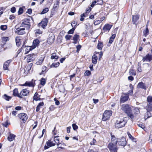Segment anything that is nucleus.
<instances>
[{"instance_id": "12", "label": "nucleus", "mask_w": 152, "mask_h": 152, "mask_svg": "<svg viewBox=\"0 0 152 152\" xmlns=\"http://www.w3.org/2000/svg\"><path fill=\"white\" fill-rule=\"evenodd\" d=\"M128 96L125 94L122 95L121 97L120 102V103H124L127 101L129 99Z\"/></svg>"}, {"instance_id": "26", "label": "nucleus", "mask_w": 152, "mask_h": 152, "mask_svg": "<svg viewBox=\"0 0 152 152\" xmlns=\"http://www.w3.org/2000/svg\"><path fill=\"white\" fill-rule=\"evenodd\" d=\"M111 27V25L108 24H107L105 25L104 26L103 28V29L104 31H109L110 30Z\"/></svg>"}, {"instance_id": "13", "label": "nucleus", "mask_w": 152, "mask_h": 152, "mask_svg": "<svg viewBox=\"0 0 152 152\" xmlns=\"http://www.w3.org/2000/svg\"><path fill=\"white\" fill-rule=\"evenodd\" d=\"M47 19H44L38 25L39 27H41L44 28V27L47 25Z\"/></svg>"}, {"instance_id": "30", "label": "nucleus", "mask_w": 152, "mask_h": 152, "mask_svg": "<svg viewBox=\"0 0 152 152\" xmlns=\"http://www.w3.org/2000/svg\"><path fill=\"white\" fill-rule=\"evenodd\" d=\"M15 135L13 134H10L8 137V140L9 141H13L15 139Z\"/></svg>"}, {"instance_id": "47", "label": "nucleus", "mask_w": 152, "mask_h": 152, "mask_svg": "<svg viewBox=\"0 0 152 152\" xmlns=\"http://www.w3.org/2000/svg\"><path fill=\"white\" fill-rule=\"evenodd\" d=\"M102 43L101 42H99L98 43L97 45L98 48L99 50H101L102 48Z\"/></svg>"}, {"instance_id": "24", "label": "nucleus", "mask_w": 152, "mask_h": 152, "mask_svg": "<svg viewBox=\"0 0 152 152\" xmlns=\"http://www.w3.org/2000/svg\"><path fill=\"white\" fill-rule=\"evenodd\" d=\"M97 59L96 56L94 54L92 57V63L94 64H96L97 62Z\"/></svg>"}, {"instance_id": "61", "label": "nucleus", "mask_w": 152, "mask_h": 152, "mask_svg": "<svg viewBox=\"0 0 152 152\" xmlns=\"http://www.w3.org/2000/svg\"><path fill=\"white\" fill-rule=\"evenodd\" d=\"M35 34H36V35H37V34H42V32L39 29L37 30Z\"/></svg>"}, {"instance_id": "50", "label": "nucleus", "mask_w": 152, "mask_h": 152, "mask_svg": "<svg viewBox=\"0 0 152 152\" xmlns=\"http://www.w3.org/2000/svg\"><path fill=\"white\" fill-rule=\"evenodd\" d=\"M7 26L6 25H1L0 26V28L1 29L3 30H5L6 29H7Z\"/></svg>"}, {"instance_id": "19", "label": "nucleus", "mask_w": 152, "mask_h": 152, "mask_svg": "<svg viewBox=\"0 0 152 152\" xmlns=\"http://www.w3.org/2000/svg\"><path fill=\"white\" fill-rule=\"evenodd\" d=\"M39 41L38 39H36L34 40L33 42V45L31 46L32 47V49H34L36 47H37L39 43Z\"/></svg>"}, {"instance_id": "10", "label": "nucleus", "mask_w": 152, "mask_h": 152, "mask_svg": "<svg viewBox=\"0 0 152 152\" xmlns=\"http://www.w3.org/2000/svg\"><path fill=\"white\" fill-rule=\"evenodd\" d=\"M55 36L53 34H50L49 37L48 38L47 41L48 44H51L53 43L54 40Z\"/></svg>"}, {"instance_id": "62", "label": "nucleus", "mask_w": 152, "mask_h": 152, "mask_svg": "<svg viewBox=\"0 0 152 152\" xmlns=\"http://www.w3.org/2000/svg\"><path fill=\"white\" fill-rule=\"evenodd\" d=\"M77 24V23L75 21H73L71 23V26H72V27H73V26H75Z\"/></svg>"}, {"instance_id": "33", "label": "nucleus", "mask_w": 152, "mask_h": 152, "mask_svg": "<svg viewBox=\"0 0 152 152\" xmlns=\"http://www.w3.org/2000/svg\"><path fill=\"white\" fill-rule=\"evenodd\" d=\"M59 1L58 0H57L56 1V3L54 4L53 7V9L54 10L56 9L57 7L59 6Z\"/></svg>"}, {"instance_id": "18", "label": "nucleus", "mask_w": 152, "mask_h": 152, "mask_svg": "<svg viewBox=\"0 0 152 152\" xmlns=\"http://www.w3.org/2000/svg\"><path fill=\"white\" fill-rule=\"evenodd\" d=\"M118 144L121 146H124L126 145V139L124 137H122L120 141H118Z\"/></svg>"}, {"instance_id": "29", "label": "nucleus", "mask_w": 152, "mask_h": 152, "mask_svg": "<svg viewBox=\"0 0 152 152\" xmlns=\"http://www.w3.org/2000/svg\"><path fill=\"white\" fill-rule=\"evenodd\" d=\"M33 98L34 100L36 101L40 100L41 99L39 96L38 95V94L37 92H36L34 94Z\"/></svg>"}, {"instance_id": "6", "label": "nucleus", "mask_w": 152, "mask_h": 152, "mask_svg": "<svg viewBox=\"0 0 152 152\" xmlns=\"http://www.w3.org/2000/svg\"><path fill=\"white\" fill-rule=\"evenodd\" d=\"M26 28L20 26L16 29L15 32L18 35H23L25 34V30Z\"/></svg>"}, {"instance_id": "64", "label": "nucleus", "mask_w": 152, "mask_h": 152, "mask_svg": "<svg viewBox=\"0 0 152 152\" xmlns=\"http://www.w3.org/2000/svg\"><path fill=\"white\" fill-rule=\"evenodd\" d=\"M149 139L148 141H149V142H152V134H151L149 137Z\"/></svg>"}, {"instance_id": "11", "label": "nucleus", "mask_w": 152, "mask_h": 152, "mask_svg": "<svg viewBox=\"0 0 152 152\" xmlns=\"http://www.w3.org/2000/svg\"><path fill=\"white\" fill-rule=\"evenodd\" d=\"M29 93V91L26 89H24L22 90L19 94V97L22 98L23 96H26Z\"/></svg>"}, {"instance_id": "8", "label": "nucleus", "mask_w": 152, "mask_h": 152, "mask_svg": "<svg viewBox=\"0 0 152 152\" xmlns=\"http://www.w3.org/2000/svg\"><path fill=\"white\" fill-rule=\"evenodd\" d=\"M56 145V143H54L53 141H50V140H48L46 144L44 146V149L45 150H46L50 147L54 146Z\"/></svg>"}, {"instance_id": "52", "label": "nucleus", "mask_w": 152, "mask_h": 152, "mask_svg": "<svg viewBox=\"0 0 152 152\" xmlns=\"http://www.w3.org/2000/svg\"><path fill=\"white\" fill-rule=\"evenodd\" d=\"M86 14L85 13H84L83 14H82L81 15V18L80 19V20L81 21H83L84 19V18H83V17H85L86 16V15H85Z\"/></svg>"}, {"instance_id": "60", "label": "nucleus", "mask_w": 152, "mask_h": 152, "mask_svg": "<svg viewBox=\"0 0 152 152\" xmlns=\"http://www.w3.org/2000/svg\"><path fill=\"white\" fill-rule=\"evenodd\" d=\"M9 124L8 123V121H6L4 122V123H3V125L5 127H7V126Z\"/></svg>"}, {"instance_id": "16", "label": "nucleus", "mask_w": 152, "mask_h": 152, "mask_svg": "<svg viewBox=\"0 0 152 152\" xmlns=\"http://www.w3.org/2000/svg\"><path fill=\"white\" fill-rule=\"evenodd\" d=\"M138 88H140L146 90L147 88L144 83L142 82H140L139 83L137 86Z\"/></svg>"}, {"instance_id": "48", "label": "nucleus", "mask_w": 152, "mask_h": 152, "mask_svg": "<svg viewBox=\"0 0 152 152\" xmlns=\"http://www.w3.org/2000/svg\"><path fill=\"white\" fill-rule=\"evenodd\" d=\"M75 29V28H72V29H70L68 32V34H73L74 32Z\"/></svg>"}, {"instance_id": "58", "label": "nucleus", "mask_w": 152, "mask_h": 152, "mask_svg": "<svg viewBox=\"0 0 152 152\" xmlns=\"http://www.w3.org/2000/svg\"><path fill=\"white\" fill-rule=\"evenodd\" d=\"M96 142V140H95V139H93L92 140V141L90 142V144L91 145H95V143Z\"/></svg>"}, {"instance_id": "57", "label": "nucleus", "mask_w": 152, "mask_h": 152, "mask_svg": "<svg viewBox=\"0 0 152 152\" xmlns=\"http://www.w3.org/2000/svg\"><path fill=\"white\" fill-rule=\"evenodd\" d=\"M101 22V20H96L94 22V25H96L100 23Z\"/></svg>"}, {"instance_id": "1", "label": "nucleus", "mask_w": 152, "mask_h": 152, "mask_svg": "<svg viewBox=\"0 0 152 152\" xmlns=\"http://www.w3.org/2000/svg\"><path fill=\"white\" fill-rule=\"evenodd\" d=\"M133 108L134 107H133L125 104H122L121 107V110L131 119H133L134 117V115L132 112Z\"/></svg>"}, {"instance_id": "25", "label": "nucleus", "mask_w": 152, "mask_h": 152, "mask_svg": "<svg viewBox=\"0 0 152 152\" xmlns=\"http://www.w3.org/2000/svg\"><path fill=\"white\" fill-rule=\"evenodd\" d=\"M44 105V103L43 102H40L39 103L38 105L36 107V111L37 112L39 111L40 108H41V107L42 106H43Z\"/></svg>"}, {"instance_id": "9", "label": "nucleus", "mask_w": 152, "mask_h": 152, "mask_svg": "<svg viewBox=\"0 0 152 152\" xmlns=\"http://www.w3.org/2000/svg\"><path fill=\"white\" fill-rule=\"evenodd\" d=\"M36 57L35 54H32L28 55L27 56V60L28 62L34 61Z\"/></svg>"}, {"instance_id": "28", "label": "nucleus", "mask_w": 152, "mask_h": 152, "mask_svg": "<svg viewBox=\"0 0 152 152\" xmlns=\"http://www.w3.org/2000/svg\"><path fill=\"white\" fill-rule=\"evenodd\" d=\"M116 36V34H113L111 37H110L109 41V43L110 44H111L114 41V39L115 38Z\"/></svg>"}, {"instance_id": "40", "label": "nucleus", "mask_w": 152, "mask_h": 152, "mask_svg": "<svg viewBox=\"0 0 152 152\" xmlns=\"http://www.w3.org/2000/svg\"><path fill=\"white\" fill-rule=\"evenodd\" d=\"M58 57L56 55L55 53H53L51 56V58L52 59H58Z\"/></svg>"}, {"instance_id": "46", "label": "nucleus", "mask_w": 152, "mask_h": 152, "mask_svg": "<svg viewBox=\"0 0 152 152\" xmlns=\"http://www.w3.org/2000/svg\"><path fill=\"white\" fill-rule=\"evenodd\" d=\"M9 65L4 63L3 65V69L4 70H8Z\"/></svg>"}, {"instance_id": "42", "label": "nucleus", "mask_w": 152, "mask_h": 152, "mask_svg": "<svg viewBox=\"0 0 152 152\" xmlns=\"http://www.w3.org/2000/svg\"><path fill=\"white\" fill-rule=\"evenodd\" d=\"M129 73L131 75L135 76L136 74L135 72L132 69H130L129 71Z\"/></svg>"}, {"instance_id": "53", "label": "nucleus", "mask_w": 152, "mask_h": 152, "mask_svg": "<svg viewBox=\"0 0 152 152\" xmlns=\"http://www.w3.org/2000/svg\"><path fill=\"white\" fill-rule=\"evenodd\" d=\"M72 127L73 129L75 130L77 129L78 128L77 126L75 124H72Z\"/></svg>"}, {"instance_id": "39", "label": "nucleus", "mask_w": 152, "mask_h": 152, "mask_svg": "<svg viewBox=\"0 0 152 152\" xmlns=\"http://www.w3.org/2000/svg\"><path fill=\"white\" fill-rule=\"evenodd\" d=\"M9 38L8 37H3L2 38V40L3 42L5 43L9 40Z\"/></svg>"}, {"instance_id": "43", "label": "nucleus", "mask_w": 152, "mask_h": 152, "mask_svg": "<svg viewBox=\"0 0 152 152\" xmlns=\"http://www.w3.org/2000/svg\"><path fill=\"white\" fill-rule=\"evenodd\" d=\"M3 97L7 101H9L12 98L11 97L9 96L6 94L4 95Z\"/></svg>"}, {"instance_id": "15", "label": "nucleus", "mask_w": 152, "mask_h": 152, "mask_svg": "<svg viewBox=\"0 0 152 152\" xmlns=\"http://www.w3.org/2000/svg\"><path fill=\"white\" fill-rule=\"evenodd\" d=\"M152 59V56L149 54H147L145 56L143 57L142 60L144 62L145 61L150 62Z\"/></svg>"}, {"instance_id": "20", "label": "nucleus", "mask_w": 152, "mask_h": 152, "mask_svg": "<svg viewBox=\"0 0 152 152\" xmlns=\"http://www.w3.org/2000/svg\"><path fill=\"white\" fill-rule=\"evenodd\" d=\"M146 109L148 111L147 112V115L148 116L150 113L149 112V111H152V104H149L146 106Z\"/></svg>"}, {"instance_id": "56", "label": "nucleus", "mask_w": 152, "mask_h": 152, "mask_svg": "<svg viewBox=\"0 0 152 152\" xmlns=\"http://www.w3.org/2000/svg\"><path fill=\"white\" fill-rule=\"evenodd\" d=\"M16 8L15 7H12L11 8L10 11L13 13H14L16 12Z\"/></svg>"}, {"instance_id": "54", "label": "nucleus", "mask_w": 152, "mask_h": 152, "mask_svg": "<svg viewBox=\"0 0 152 152\" xmlns=\"http://www.w3.org/2000/svg\"><path fill=\"white\" fill-rule=\"evenodd\" d=\"M81 48V46L80 45H79L77 46L76 48H77V52L78 53L79 52Z\"/></svg>"}, {"instance_id": "51", "label": "nucleus", "mask_w": 152, "mask_h": 152, "mask_svg": "<svg viewBox=\"0 0 152 152\" xmlns=\"http://www.w3.org/2000/svg\"><path fill=\"white\" fill-rule=\"evenodd\" d=\"M91 72L89 71H86L84 73L85 76H89L91 74Z\"/></svg>"}, {"instance_id": "14", "label": "nucleus", "mask_w": 152, "mask_h": 152, "mask_svg": "<svg viewBox=\"0 0 152 152\" xmlns=\"http://www.w3.org/2000/svg\"><path fill=\"white\" fill-rule=\"evenodd\" d=\"M35 85V81L33 80L30 82H26L23 86H26L29 87H34Z\"/></svg>"}, {"instance_id": "5", "label": "nucleus", "mask_w": 152, "mask_h": 152, "mask_svg": "<svg viewBox=\"0 0 152 152\" xmlns=\"http://www.w3.org/2000/svg\"><path fill=\"white\" fill-rule=\"evenodd\" d=\"M116 144V142L109 143L108 148L111 152H117Z\"/></svg>"}, {"instance_id": "27", "label": "nucleus", "mask_w": 152, "mask_h": 152, "mask_svg": "<svg viewBox=\"0 0 152 152\" xmlns=\"http://www.w3.org/2000/svg\"><path fill=\"white\" fill-rule=\"evenodd\" d=\"M79 38V35L77 34L75 35L73 38V40L74 42H73L74 44H76L77 43V41Z\"/></svg>"}, {"instance_id": "22", "label": "nucleus", "mask_w": 152, "mask_h": 152, "mask_svg": "<svg viewBox=\"0 0 152 152\" xmlns=\"http://www.w3.org/2000/svg\"><path fill=\"white\" fill-rule=\"evenodd\" d=\"M56 145L58 146L57 148L61 149L64 148V147L66 146L65 144L63 142H58L56 144Z\"/></svg>"}, {"instance_id": "23", "label": "nucleus", "mask_w": 152, "mask_h": 152, "mask_svg": "<svg viewBox=\"0 0 152 152\" xmlns=\"http://www.w3.org/2000/svg\"><path fill=\"white\" fill-rule=\"evenodd\" d=\"M33 49H32V47L31 46H28L26 47L25 50V54H26L28 53L30 50H31Z\"/></svg>"}, {"instance_id": "21", "label": "nucleus", "mask_w": 152, "mask_h": 152, "mask_svg": "<svg viewBox=\"0 0 152 152\" xmlns=\"http://www.w3.org/2000/svg\"><path fill=\"white\" fill-rule=\"evenodd\" d=\"M139 16L138 15H134L132 16V22L134 24L136 23L137 21L138 20Z\"/></svg>"}, {"instance_id": "7", "label": "nucleus", "mask_w": 152, "mask_h": 152, "mask_svg": "<svg viewBox=\"0 0 152 152\" xmlns=\"http://www.w3.org/2000/svg\"><path fill=\"white\" fill-rule=\"evenodd\" d=\"M19 118L22 120L23 122H25L28 119V117L27 115L25 113H22L18 115Z\"/></svg>"}, {"instance_id": "63", "label": "nucleus", "mask_w": 152, "mask_h": 152, "mask_svg": "<svg viewBox=\"0 0 152 152\" xmlns=\"http://www.w3.org/2000/svg\"><path fill=\"white\" fill-rule=\"evenodd\" d=\"M47 67L45 66H43L42 68V72L43 73L44 71H45Z\"/></svg>"}, {"instance_id": "45", "label": "nucleus", "mask_w": 152, "mask_h": 152, "mask_svg": "<svg viewBox=\"0 0 152 152\" xmlns=\"http://www.w3.org/2000/svg\"><path fill=\"white\" fill-rule=\"evenodd\" d=\"M23 12V10L22 8L20 7L18 11V15H20L22 14Z\"/></svg>"}, {"instance_id": "4", "label": "nucleus", "mask_w": 152, "mask_h": 152, "mask_svg": "<svg viewBox=\"0 0 152 152\" xmlns=\"http://www.w3.org/2000/svg\"><path fill=\"white\" fill-rule=\"evenodd\" d=\"M112 114L111 110H106L103 114L102 120L105 121L108 119Z\"/></svg>"}, {"instance_id": "34", "label": "nucleus", "mask_w": 152, "mask_h": 152, "mask_svg": "<svg viewBox=\"0 0 152 152\" xmlns=\"http://www.w3.org/2000/svg\"><path fill=\"white\" fill-rule=\"evenodd\" d=\"M128 88H130V90L128 92V94H130L132 93L133 89V86L131 84H130L129 87Z\"/></svg>"}, {"instance_id": "17", "label": "nucleus", "mask_w": 152, "mask_h": 152, "mask_svg": "<svg viewBox=\"0 0 152 152\" xmlns=\"http://www.w3.org/2000/svg\"><path fill=\"white\" fill-rule=\"evenodd\" d=\"M45 57L42 56L39 57L37 59V60L36 63L37 65H40L42 64L43 61Z\"/></svg>"}, {"instance_id": "32", "label": "nucleus", "mask_w": 152, "mask_h": 152, "mask_svg": "<svg viewBox=\"0 0 152 152\" xmlns=\"http://www.w3.org/2000/svg\"><path fill=\"white\" fill-rule=\"evenodd\" d=\"M13 95L15 96L19 97V94L18 90L17 89H15L13 90Z\"/></svg>"}, {"instance_id": "3", "label": "nucleus", "mask_w": 152, "mask_h": 152, "mask_svg": "<svg viewBox=\"0 0 152 152\" xmlns=\"http://www.w3.org/2000/svg\"><path fill=\"white\" fill-rule=\"evenodd\" d=\"M21 26L25 28L26 29L29 30L30 28L29 20L27 19H24L21 23Z\"/></svg>"}, {"instance_id": "41", "label": "nucleus", "mask_w": 152, "mask_h": 152, "mask_svg": "<svg viewBox=\"0 0 152 152\" xmlns=\"http://www.w3.org/2000/svg\"><path fill=\"white\" fill-rule=\"evenodd\" d=\"M111 137L112 141L111 142H115L116 141V143H117V140H116V139L115 136L114 135H112L111 134Z\"/></svg>"}, {"instance_id": "38", "label": "nucleus", "mask_w": 152, "mask_h": 152, "mask_svg": "<svg viewBox=\"0 0 152 152\" xmlns=\"http://www.w3.org/2000/svg\"><path fill=\"white\" fill-rule=\"evenodd\" d=\"M58 137V136H55L54 137V141L56 144H57L59 142V139Z\"/></svg>"}, {"instance_id": "36", "label": "nucleus", "mask_w": 152, "mask_h": 152, "mask_svg": "<svg viewBox=\"0 0 152 152\" xmlns=\"http://www.w3.org/2000/svg\"><path fill=\"white\" fill-rule=\"evenodd\" d=\"M143 35L145 37H146L147 36L148 34L149 30L147 27H146L145 30L144 31Z\"/></svg>"}, {"instance_id": "31", "label": "nucleus", "mask_w": 152, "mask_h": 152, "mask_svg": "<svg viewBox=\"0 0 152 152\" xmlns=\"http://www.w3.org/2000/svg\"><path fill=\"white\" fill-rule=\"evenodd\" d=\"M16 44L18 46H19L21 44L20 39L18 37H16L15 38Z\"/></svg>"}, {"instance_id": "55", "label": "nucleus", "mask_w": 152, "mask_h": 152, "mask_svg": "<svg viewBox=\"0 0 152 152\" xmlns=\"http://www.w3.org/2000/svg\"><path fill=\"white\" fill-rule=\"evenodd\" d=\"M72 37V36L71 35H66L65 36V38L66 40H69L71 39Z\"/></svg>"}, {"instance_id": "35", "label": "nucleus", "mask_w": 152, "mask_h": 152, "mask_svg": "<svg viewBox=\"0 0 152 152\" xmlns=\"http://www.w3.org/2000/svg\"><path fill=\"white\" fill-rule=\"evenodd\" d=\"M49 10V9L48 8L46 7L44 9L42 12H41L40 14L41 15L44 14L47 12Z\"/></svg>"}, {"instance_id": "2", "label": "nucleus", "mask_w": 152, "mask_h": 152, "mask_svg": "<svg viewBox=\"0 0 152 152\" xmlns=\"http://www.w3.org/2000/svg\"><path fill=\"white\" fill-rule=\"evenodd\" d=\"M126 122L124 120L123 118H119L118 119L115 123V126L116 128H120L124 127Z\"/></svg>"}, {"instance_id": "44", "label": "nucleus", "mask_w": 152, "mask_h": 152, "mask_svg": "<svg viewBox=\"0 0 152 152\" xmlns=\"http://www.w3.org/2000/svg\"><path fill=\"white\" fill-rule=\"evenodd\" d=\"M147 100L149 104H152V96H148Z\"/></svg>"}, {"instance_id": "59", "label": "nucleus", "mask_w": 152, "mask_h": 152, "mask_svg": "<svg viewBox=\"0 0 152 152\" xmlns=\"http://www.w3.org/2000/svg\"><path fill=\"white\" fill-rule=\"evenodd\" d=\"M54 101L55 102V104L57 105H58L59 104V102L56 99V98H55L54 99Z\"/></svg>"}, {"instance_id": "37", "label": "nucleus", "mask_w": 152, "mask_h": 152, "mask_svg": "<svg viewBox=\"0 0 152 152\" xmlns=\"http://www.w3.org/2000/svg\"><path fill=\"white\" fill-rule=\"evenodd\" d=\"M46 83V80L44 78H42L40 80V84L42 86H44Z\"/></svg>"}, {"instance_id": "49", "label": "nucleus", "mask_w": 152, "mask_h": 152, "mask_svg": "<svg viewBox=\"0 0 152 152\" xmlns=\"http://www.w3.org/2000/svg\"><path fill=\"white\" fill-rule=\"evenodd\" d=\"M59 64L60 63L59 62H57V63L55 64H53L51 65V66L52 67L53 66L54 67H57L59 66Z\"/></svg>"}]
</instances>
